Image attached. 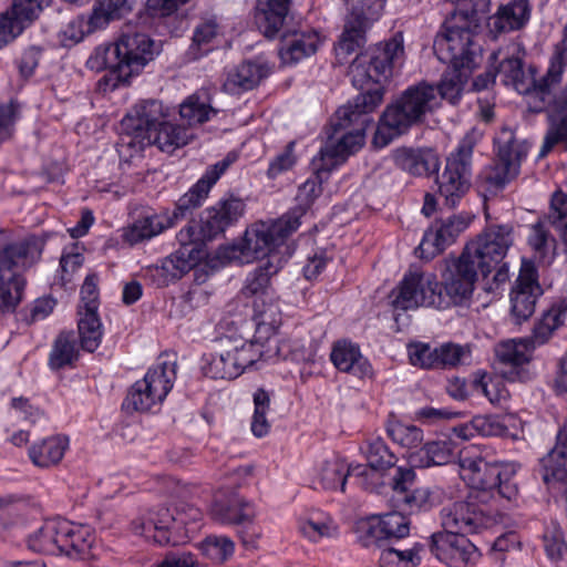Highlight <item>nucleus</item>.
Instances as JSON below:
<instances>
[{
  "mask_svg": "<svg viewBox=\"0 0 567 567\" xmlns=\"http://www.w3.org/2000/svg\"><path fill=\"white\" fill-rule=\"evenodd\" d=\"M403 52V40L394 37L388 42L374 45L369 56H357L351 63L350 75L354 86L364 89L370 83L375 86L367 89L353 101L338 109L331 120L332 133L328 135L326 145L312 162L316 171L330 172L363 146L364 132L371 122L369 113L383 100L381 83L401 64Z\"/></svg>",
  "mask_w": 567,
  "mask_h": 567,
  "instance_id": "nucleus-1",
  "label": "nucleus"
},
{
  "mask_svg": "<svg viewBox=\"0 0 567 567\" xmlns=\"http://www.w3.org/2000/svg\"><path fill=\"white\" fill-rule=\"evenodd\" d=\"M298 217L278 218L275 220H259L244 233L240 240L227 246L223 256L239 264H250L267 257V261L248 275L241 293L247 298H255V320H257V303L262 309H269L272 301L270 293V278L281 268V258L277 250L286 243V239L298 229Z\"/></svg>",
  "mask_w": 567,
  "mask_h": 567,
  "instance_id": "nucleus-2",
  "label": "nucleus"
},
{
  "mask_svg": "<svg viewBox=\"0 0 567 567\" xmlns=\"http://www.w3.org/2000/svg\"><path fill=\"white\" fill-rule=\"evenodd\" d=\"M216 113L207 95L196 93L179 105L184 124L177 125L166 121L167 114L159 101H142L124 117L123 127L141 146L156 145L161 151L172 153L194 137V127L209 121Z\"/></svg>",
  "mask_w": 567,
  "mask_h": 567,
  "instance_id": "nucleus-3",
  "label": "nucleus"
},
{
  "mask_svg": "<svg viewBox=\"0 0 567 567\" xmlns=\"http://www.w3.org/2000/svg\"><path fill=\"white\" fill-rule=\"evenodd\" d=\"M439 104L440 97L435 86L421 82L408 87L394 103L384 110L373 137V144L378 147L386 146L412 125L420 123Z\"/></svg>",
  "mask_w": 567,
  "mask_h": 567,
  "instance_id": "nucleus-4",
  "label": "nucleus"
},
{
  "mask_svg": "<svg viewBox=\"0 0 567 567\" xmlns=\"http://www.w3.org/2000/svg\"><path fill=\"white\" fill-rule=\"evenodd\" d=\"M154 52V42L146 34L130 29L116 43L97 47L87 65L96 71L110 69L120 80L127 81L153 60Z\"/></svg>",
  "mask_w": 567,
  "mask_h": 567,
  "instance_id": "nucleus-5",
  "label": "nucleus"
},
{
  "mask_svg": "<svg viewBox=\"0 0 567 567\" xmlns=\"http://www.w3.org/2000/svg\"><path fill=\"white\" fill-rule=\"evenodd\" d=\"M43 244L25 237L0 248V310L13 311L21 302L25 280L20 271L33 266L41 256Z\"/></svg>",
  "mask_w": 567,
  "mask_h": 567,
  "instance_id": "nucleus-6",
  "label": "nucleus"
},
{
  "mask_svg": "<svg viewBox=\"0 0 567 567\" xmlns=\"http://www.w3.org/2000/svg\"><path fill=\"white\" fill-rule=\"evenodd\" d=\"M567 62V25L564 29V38L556 45V53L551 59L546 75L537 82L532 73L526 74L518 56L504 60L498 64V73L503 74V83L512 86L519 94L528 96V106L533 112H542L545 107L544 95L549 87L561 81L564 66Z\"/></svg>",
  "mask_w": 567,
  "mask_h": 567,
  "instance_id": "nucleus-7",
  "label": "nucleus"
},
{
  "mask_svg": "<svg viewBox=\"0 0 567 567\" xmlns=\"http://www.w3.org/2000/svg\"><path fill=\"white\" fill-rule=\"evenodd\" d=\"M177 363L168 357H159L143 379L127 392L123 409L127 412H150L158 408L176 380Z\"/></svg>",
  "mask_w": 567,
  "mask_h": 567,
  "instance_id": "nucleus-8",
  "label": "nucleus"
},
{
  "mask_svg": "<svg viewBox=\"0 0 567 567\" xmlns=\"http://www.w3.org/2000/svg\"><path fill=\"white\" fill-rule=\"evenodd\" d=\"M473 21L464 12H454L436 35L433 44L440 61L451 66L472 68L477 47L473 41Z\"/></svg>",
  "mask_w": 567,
  "mask_h": 567,
  "instance_id": "nucleus-9",
  "label": "nucleus"
},
{
  "mask_svg": "<svg viewBox=\"0 0 567 567\" xmlns=\"http://www.w3.org/2000/svg\"><path fill=\"white\" fill-rule=\"evenodd\" d=\"M203 360L207 377L236 379L254 365L251 342L240 336H225L218 340L214 353L205 354Z\"/></svg>",
  "mask_w": 567,
  "mask_h": 567,
  "instance_id": "nucleus-10",
  "label": "nucleus"
},
{
  "mask_svg": "<svg viewBox=\"0 0 567 567\" xmlns=\"http://www.w3.org/2000/svg\"><path fill=\"white\" fill-rule=\"evenodd\" d=\"M390 298L393 308L400 310H413L419 307L446 308L441 285L431 272L410 271L392 290Z\"/></svg>",
  "mask_w": 567,
  "mask_h": 567,
  "instance_id": "nucleus-11",
  "label": "nucleus"
},
{
  "mask_svg": "<svg viewBox=\"0 0 567 567\" xmlns=\"http://www.w3.org/2000/svg\"><path fill=\"white\" fill-rule=\"evenodd\" d=\"M281 323L278 305H270L269 309H262L257 303L256 336L251 342L254 352V365L259 361L275 362L279 359H288L287 348L289 340H281L276 336Z\"/></svg>",
  "mask_w": 567,
  "mask_h": 567,
  "instance_id": "nucleus-12",
  "label": "nucleus"
},
{
  "mask_svg": "<svg viewBox=\"0 0 567 567\" xmlns=\"http://www.w3.org/2000/svg\"><path fill=\"white\" fill-rule=\"evenodd\" d=\"M184 523L185 519L182 515L176 518L169 508L159 507L134 518L131 523V529L135 535L144 537L148 542L159 545H176L179 539L173 537V534L179 535Z\"/></svg>",
  "mask_w": 567,
  "mask_h": 567,
  "instance_id": "nucleus-13",
  "label": "nucleus"
},
{
  "mask_svg": "<svg viewBox=\"0 0 567 567\" xmlns=\"http://www.w3.org/2000/svg\"><path fill=\"white\" fill-rule=\"evenodd\" d=\"M542 295L537 268L532 260L523 259L519 274L509 292L511 316L516 323L519 324L533 316Z\"/></svg>",
  "mask_w": 567,
  "mask_h": 567,
  "instance_id": "nucleus-14",
  "label": "nucleus"
},
{
  "mask_svg": "<svg viewBox=\"0 0 567 567\" xmlns=\"http://www.w3.org/2000/svg\"><path fill=\"white\" fill-rule=\"evenodd\" d=\"M472 218L468 215L460 214L446 219L435 220L424 233L417 247L420 257L432 259L442 254L446 247L455 243L457 237L464 233Z\"/></svg>",
  "mask_w": 567,
  "mask_h": 567,
  "instance_id": "nucleus-15",
  "label": "nucleus"
},
{
  "mask_svg": "<svg viewBox=\"0 0 567 567\" xmlns=\"http://www.w3.org/2000/svg\"><path fill=\"white\" fill-rule=\"evenodd\" d=\"M444 533L464 535L492 527L495 518L475 504L456 502L445 506L441 512Z\"/></svg>",
  "mask_w": 567,
  "mask_h": 567,
  "instance_id": "nucleus-16",
  "label": "nucleus"
},
{
  "mask_svg": "<svg viewBox=\"0 0 567 567\" xmlns=\"http://www.w3.org/2000/svg\"><path fill=\"white\" fill-rule=\"evenodd\" d=\"M458 259L487 278L496 269V230L487 228L470 240Z\"/></svg>",
  "mask_w": 567,
  "mask_h": 567,
  "instance_id": "nucleus-17",
  "label": "nucleus"
},
{
  "mask_svg": "<svg viewBox=\"0 0 567 567\" xmlns=\"http://www.w3.org/2000/svg\"><path fill=\"white\" fill-rule=\"evenodd\" d=\"M431 551L450 567H468L476 557V547L464 536L436 533L432 536Z\"/></svg>",
  "mask_w": 567,
  "mask_h": 567,
  "instance_id": "nucleus-18",
  "label": "nucleus"
},
{
  "mask_svg": "<svg viewBox=\"0 0 567 567\" xmlns=\"http://www.w3.org/2000/svg\"><path fill=\"white\" fill-rule=\"evenodd\" d=\"M368 464H354V476L362 480L365 488H375L382 484L386 471L394 467L396 456L381 439L368 442L364 450Z\"/></svg>",
  "mask_w": 567,
  "mask_h": 567,
  "instance_id": "nucleus-19",
  "label": "nucleus"
},
{
  "mask_svg": "<svg viewBox=\"0 0 567 567\" xmlns=\"http://www.w3.org/2000/svg\"><path fill=\"white\" fill-rule=\"evenodd\" d=\"M210 517L223 525H251L257 516L256 507L236 493L215 495Z\"/></svg>",
  "mask_w": 567,
  "mask_h": 567,
  "instance_id": "nucleus-20",
  "label": "nucleus"
},
{
  "mask_svg": "<svg viewBox=\"0 0 567 567\" xmlns=\"http://www.w3.org/2000/svg\"><path fill=\"white\" fill-rule=\"evenodd\" d=\"M476 278L474 270L458 258L446 261V268L442 274L446 308L468 299L474 290Z\"/></svg>",
  "mask_w": 567,
  "mask_h": 567,
  "instance_id": "nucleus-21",
  "label": "nucleus"
},
{
  "mask_svg": "<svg viewBox=\"0 0 567 567\" xmlns=\"http://www.w3.org/2000/svg\"><path fill=\"white\" fill-rule=\"evenodd\" d=\"M536 347L532 342V336L502 342L498 347V377L506 381H515L519 368L528 361L530 351Z\"/></svg>",
  "mask_w": 567,
  "mask_h": 567,
  "instance_id": "nucleus-22",
  "label": "nucleus"
},
{
  "mask_svg": "<svg viewBox=\"0 0 567 567\" xmlns=\"http://www.w3.org/2000/svg\"><path fill=\"white\" fill-rule=\"evenodd\" d=\"M548 96L549 91L544 95L545 107L543 110L550 107V125L544 137L539 157H545L556 144L567 136V84L553 101H549Z\"/></svg>",
  "mask_w": 567,
  "mask_h": 567,
  "instance_id": "nucleus-23",
  "label": "nucleus"
},
{
  "mask_svg": "<svg viewBox=\"0 0 567 567\" xmlns=\"http://www.w3.org/2000/svg\"><path fill=\"white\" fill-rule=\"evenodd\" d=\"M436 182L440 195L445 198L446 205L453 207L470 188L468 167L455 158H447L445 169Z\"/></svg>",
  "mask_w": 567,
  "mask_h": 567,
  "instance_id": "nucleus-24",
  "label": "nucleus"
},
{
  "mask_svg": "<svg viewBox=\"0 0 567 567\" xmlns=\"http://www.w3.org/2000/svg\"><path fill=\"white\" fill-rule=\"evenodd\" d=\"M330 359L334 367L357 378H365L372 374L369 361L362 355L359 347L350 341L340 340L334 343Z\"/></svg>",
  "mask_w": 567,
  "mask_h": 567,
  "instance_id": "nucleus-25",
  "label": "nucleus"
},
{
  "mask_svg": "<svg viewBox=\"0 0 567 567\" xmlns=\"http://www.w3.org/2000/svg\"><path fill=\"white\" fill-rule=\"evenodd\" d=\"M321 39L316 31L292 32L282 37L279 55L284 64H295L316 53Z\"/></svg>",
  "mask_w": 567,
  "mask_h": 567,
  "instance_id": "nucleus-26",
  "label": "nucleus"
},
{
  "mask_svg": "<svg viewBox=\"0 0 567 567\" xmlns=\"http://www.w3.org/2000/svg\"><path fill=\"white\" fill-rule=\"evenodd\" d=\"M188 210L182 214L176 206L173 216L166 214H152L144 216L125 229L124 239L131 245L150 239L174 225L175 220L184 217Z\"/></svg>",
  "mask_w": 567,
  "mask_h": 567,
  "instance_id": "nucleus-27",
  "label": "nucleus"
},
{
  "mask_svg": "<svg viewBox=\"0 0 567 567\" xmlns=\"http://www.w3.org/2000/svg\"><path fill=\"white\" fill-rule=\"evenodd\" d=\"M354 475V464H348L338 455H331L317 465L316 482L330 492H346L348 476Z\"/></svg>",
  "mask_w": 567,
  "mask_h": 567,
  "instance_id": "nucleus-28",
  "label": "nucleus"
},
{
  "mask_svg": "<svg viewBox=\"0 0 567 567\" xmlns=\"http://www.w3.org/2000/svg\"><path fill=\"white\" fill-rule=\"evenodd\" d=\"M236 159V155L229 154L226 158L213 165L203 177L178 199V210L184 214L199 206L208 196L212 186L217 182L220 175L229 167Z\"/></svg>",
  "mask_w": 567,
  "mask_h": 567,
  "instance_id": "nucleus-29",
  "label": "nucleus"
},
{
  "mask_svg": "<svg viewBox=\"0 0 567 567\" xmlns=\"http://www.w3.org/2000/svg\"><path fill=\"white\" fill-rule=\"evenodd\" d=\"M457 447L454 442L432 441L411 452L409 462L414 467L440 466L456 462Z\"/></svg>",
  "mask_w": 567,
  "mask_h": 567,
  "instance_id": "nucleus-30",
  "label": "nucleus"
},
{
  "mask_svg": "<svg viewBox=\"0 0 567 567\" xmlns=\"http://www.w3.org/2000/svg\"><path fill=\"white\" fill-rule=\"evenodd\" d=\"M364 529L375 539L402 538L410 533V520L400 512L378 514L367 519Z\"/></svg>",
  "mask_w": 567,
  "mask_h": 567,
  "instance_id": "nucleus-31",
  "label": "nucleus"
},
{
  "mask_svg": "<svg viewBox=\"0 0 567 567\" xmlns=\"http://www.w3.org/2000/svg\"><path fill=\"white\" fill-rule=\"evenodd\" d=\"M505 145L498 151V186L515 178L519 173L523 158L528 147L525 143L514 140L508 130H503Z\"/></svg>",
  "mask_w": 567,
  "mask_h": 567,
  "instance_id": "nucleus-32",
  "label": "nucleus"
},
{
  "mask_svg": "<svg viewBox=\"0 0 567 567\" xmlns=\"http://www.w3.org/2000/svg\"><path fill=\"white\" fill-rule=\"evenodd\" d=\"M267 75L268 70L264 64L247 61L227 73L223 87L230 94H240L255 89Z\"/></svg>",
  "mask_w": 567,
  "mask_h": 567,
  "instance_id": "nucleus-33",
  "label": "nucleus"
},
{
  "mask_svg": "<svg viewBox=\"0 0 567 567\" xmlns=\"http://www.w3.org/2000/svg\"><path fill=\"white\" fill-rule=\"evenodd\" d=\"M567 320V300L558 299L542 313L535 322L532 331L534 346H543L549 341L556 330L565 324Z\"/></svg>",
  "mask_w": 567,
  "mask_h": 567,
  "instance_id": "nucleus-34",
  "label": "nucleus"
},
{
  "mask_svg": "<svg viewBox=\"0 0 567 567\" xmlns=\"http://www.w3.org/2000/svg\"><path fill=\"white\" fill-rule=\"evenodd\" d=\"M288 4L286 0H257L255 20L265 37L278 34L286 20Z\"/></svg>",
  "mask_w": 567,
  "mask_h": 567,
  "instance_id": "nucleus-35",
  "label": "nucleus"
},
{
  "mask_svg": "<svg viewBox=\"0 0 567 567\" xmlns=\"http://www.w3.org/2000/svg\"><path fill=\"white\" fill-rule=\"evenodd\" d=\"M68 447L66 436L54 435L32 444L29 449V456L35 466L50 467L60 463Z\"/></svg>",
  "mask_w": 567,
  "mask_h": 567,
  "instance_id": "nucleus-36",
  "label": "nucleus"
},
{
  "mask_svg": "<svg viewBox=\"0 0 567 567\" xmlns=\"http://www.w3.org/2000/svg\"><path fill=\"white\" fill-rule=\"evenodd\" d=\"M394 159L402 169L416 176L430 175L439 169V158L430 151L401 148L395 152Z\"/></svg>",
  "mask_w": 567,
  "mask_h": 567,
  "instance_id": "nucleus-37",
  "label": "nucleus"
},
{
  "mask_svg": "<svg viewBox=\"0 0 567 567\" xmlns=\"http://www.w3.org/2000/svg\"><path fill=\"white\" fill-rule=\"evenodd\" d=\"M532 8L528 0H511L498 8V32L523 29L529 21Z\"/></svg>",
  "mask_w": 567,
  "mask_h": 567,
  "instance_id": "nucleus-38",
  "label": "nucleus"
},
{
  "mask_svg": "<svg viewBox=\"0 0 567 567\" xmlns=\"http://www.w3.org/2000/svg\"><path fill=\"white\" fill-rule=\"evenodd\" d=\"M299 532L310 542L318 543L323 538L334 537L338 527L333 519L323 513L313 512L299 518Z\"/></svg>",
  "mask_w": 567,
  "mask_h": 567,
  "instance_id": "nucleus-39",
  "label": "nucleus"
},
{
  "mask_svg": "<svg viewBox=\"0 0 567 567\" xmlns=\"http://www.w3.org/2000/svg\"><path fill=\"white\" fill-rule=\"evenodd\" d=\"M79 334L81 346L89 352L95 351L103 337V327L97 315V310H82L79 309Z\"/></svg>",
  "mask_w": 567,
  "mask_h": 567,
  "instance_id": "nucleus-40",
  "label": "nucleus"
},
{
  "mask_svg": "<svg viewBox=\"0 0 567 567\" xmlns=\"http://www.w3.org/2000/svg\"><path fill=\"white\" fill-rule=\"evenodd\" d=\"M528 244L534 251V258L542 264L549 265L556 254V240L543 223L530 226Z\"/></svg>",
  "mask_w": 567,
  "mask_h": 567,
  "instance_id": "nucleus-41",
  "label": "nucleus"
},
{
  "mask_svg": "<svg viewBox=\"0 0 567 567\" xmlns=\"http://www.w3.org/2000/svg\"><path fill=\"white\" fill-rule=\"evenodd\" d=\"M472 72V68L451 66L444 72L437 90V96L455 104L463 92Z\"/></svg>",
  "mask_w": 567,
  "mask_h": 567,
  "instance_id": "nucleus-42",
  "label": "nucleus"
},
{
  "mask_svg": "<svg viewBox=\"0 0 567 567\" xmlns=\"http://www.w3.org/2000/svg\"><path fill=\"white\" fill-rule=\"evenodd\" d=\"M127 9L126 0H97V4L89 19H85V25L90 33L102 29L111 20L118 18Z\"/></svg>",
  "mask_w": 567,
  "mask_h": 567,
  "instance_id": "nucleus-43",
  "label": "nucleus"
},
{
  "mask_svg": "<svg viewBox=\"0 0 567 567\" xmlns=\"http://www.w3.org/2000/svg\"><path fill=\"white\" fill-rule=\"evenodd\" d=\"M389 437L404 449L412 450L423 442V431L413 424L391 419L386 423Z\"/></svg>",
  "mask_w": 567,
  "mask_h": 567,
  "instance_id": "nucleus-44",
  "label": "nucleus"
},
{
  "mask_svg": "<svg viewBox=\"0 0 567 567\" xmlns=\"http://www.w3.org/2000/svg\"><path fill=\"white\" fill-rule=\"evenodd\" d=\"M349 12L348 20L368 24L382 14L385 0H343Z\"/></svg>",
  "mask_w": 567,
  "mask_h": 567,
  "instance_id": "nucleus-45",
  "label": "nucleus"
},
{
  "mask_svg": "<svg viewBox=\"0 0 567 567\" xmlns=\"http://www.w3.org/2000/svg\"><path fill=\"white\" fill-rule=\"evenodd\" d=\"M467 454V452L464 453L463 451L457 450L456 462L462 471V476L470 480L473 484L485 488L488 483L486 472L489 464L480 456L472 457Z\"/></svg>",
  "mask_w": 567,
  "mask_h": 567,
  "instance_id": "nucleus-46",
  "label": "nucleus"
},
{
  "mask_svg": "<svg viewBox=\"0 0 567 567\" xmlns=\"http://www.w3.org/2000/svg\"><path fill=\"white\" fill-rule=\"evenodd\" d=\"M202 554L214 563L227 561L235 551V543L227 536L210 535L199 545Z\"/></svg>",
  "mask_w": 567,
  "mask_h": 567,
  "instance_id": "nucleus-47",
  "label": "nucleus"
},
{
  "mask_svg": "<svg viewBox=\"0 0 567 567\" xmlns=\"http://www.w3.org/2000/svg\"><path fill=\"white\" fill-rule=\"evenodd\" d=\"M78 359L75 340L71 333L63 332L54 341L49 363L52 369L71 365Z\"/></svg>",
  "mask_w": 567,
  "mask_h": 567,
  "instance_id": "nucleus-48",
  "label": "nucleus"
},
{
  "mask_svg": "<svg viewBox=\"0 0 567 567\" xmlns=\"http://www.w3.org/2000/svg\"><path fill=\"white\" fill-rule=\"evenodd\" d=\"M367 24L347 20L344 31L336 48L337 56L346 59L364 44V30Z\"/></svg>",
  "mask_w": 567,
  "mask_h": 567,
  "instance_id": "nucleus-49",
  "label": "nucleus"
},
{
  "mask_svg": "<svg viewBox=\"0 0 567 567\" xmlns=\"http://www.w3.org/2000/svg\"><path fill=\"white\" fill-rule=\"evenodd\" d=\"M394 502L400 511L409 514L426 511L432 506L431 492L427 487L411 488Z\"/></svg>",
  "mask_w": 567,
  "mask_h": 567,
  "instance_id": "nucleus-50",
  "label": "nucleus"
},
{
  "mask_svg": "<svg viewBox=\"0 0 567 567\" xmlns=\"http://www.w3.org/2000/svg\"><path fill=\"white\" fill-rule=\"evenodd\" d=\"M52 0H13L10 7L11 14L27 29L51 4Z\"/></svg>",
  "mask_w": 567,
  "mask_h": 567,
  "instance_id": "nucleus-51",
  "label": "nucleus"
},
{
  "mask_svg": "<svg viewBox=\"0 0 567 567\" xmlns=\"http://www.w3.org/2000/svg\"><path fill=\"white\" fill-rule=\"evenodd\" d=\"M255 411L251 421V431L255 436L262 437L270 431L267 413L270 406L269 394L265 390H257L254 394Z\"/></svg>",
  "mask_w": 567,
  "mask_h": 567,
  "instance_id": "nucleus-52",
  "label": "nucleus"
},
{
  "mask_svg": "<svg viewBox=\"0 0 567 567\" xmlns=\"http://www.w3.org/2000/svg\"><path fill=\"white\" fill-rule=\"evenodd\" d=\"M554 455V449L542 460L543 480L550 484L567 478V452Z\"/></svg>",
  "mask_w": 567,
  "mask_h": 567,
  "instance_id": "nucleus-53",
  "label": "nucleus"
},
{
  "mask_svg": "<svg viewBox=\"0 0 567 567\" xmlns=\"http://www.w3.org/2000/svg\"><path fill=\"white\" fill-rule=\"evenodd\" d=\"M49 529H53V522H44L38 529L31 533L27 538V546L30 550L41 554H58V546L50 536Z\"/></svg>",
  "mask_w": 567,
  "mask_h": 567,
  "instance_id": "nucleus-54",
  "label": "nucleus"
},
{
  "mask_svg": "<svg viewBox=\"0 0 567 567\" xmlns=\"http://www.w3.org/2000/svg\"><path fill=\"white\" fill-rule=\"evenodd\" d=\"M318 174H321L322 172H318ZM320 175H317L312 178L307 179L302 185L299 186L296 199L299 204V209L297 212L286 214L281 218L286 217H292L297 216L298 219H300V216L305 213V210L313 203V200L320 195L321 193V182H320ZM300 224V220H298Z\"/></svg>",
  "mask_w": 567,
  "mask_h": 567,
  "instance_id": "nucleus-55",
  "label": "nucleus"
},
{
  "mask_svg": "<svg viewBox=\"0 0 567 567\" xmlns=\"http://www.w3.org/2000/svg\"><path fill=\"white\" fill-rule=\"evenodd\" d=\"M89 33L85 25V18L83 16H76L61 27L58 39L61 45L71 48L81 42Z\"/></svg>",
  "mask_w": 567,
  "mask_h": 567,
  "instance_id": "nucleus-56",
  "label": "nucleus"
},
{
  "mask_svg": "<svg viewBox=\"0 0 567 567\" xmlns=\"http://www.w3.org/2000/svg\"><path fill=\"white\" fill-rule=\"evenodd\" d=\"M544 547L547 557L553 561H559L567 556V544L561 528L553 524L544 534Z\"/></svg>",
  "mask_w": 567,
  "mask_h": 567,
  "instance_id": "nucleus-57",
  "label": "nucleus"
},
{
  "mask_svg": "<svg viewBox=\"0 0 567 567\" xmlns=\"http://www.w3.org/2000/svg\"><path fill=\"white\" fill-rule=\"evenodd\" d=\"M206 252H200L198 248L181 247L168 258L173 261L177 274L183 277L186 272L193 269L204 257Z\"/></svg>",
  "mask_w": 567,
  "mask_h": 567,
  "instance_id": "nucleus-58",
  "label": "nucleus"
},
{
  "mask_svg": "<svg viewBox=\"0 0 567 567\" xmlns=\"http://www.w3.org/2000/svg\"><path fill=\"white\" fill-rule=\"evenodd\" d=\"M471 359V350L467 346L445 343L439 347V367L467 363Z\"/></svg>",
  "mask_w": 567,
  "mask_h": 567,
  "instance_id": "nucleus-59",
  "label": "nucleus"
},
{
  "mask_svg": "<svg viewBox=\"0 0 567 567\" xmlns=\"http://www.w3.org/2000/svg\"><path fill=\"white\" fill-rule=\"evenodd\" d=\"M176 238L181 247H196L200 252H205L204 241L209 240L204 235L202 220L189 221L184 228L179 230Z\"/></svg>",
  "mask_w": 567,
  "mask_h": 567,
  "instance_id": "nucleus-60",
  "label": "nucleus"
},
{
  "mask_svg": "<svg viewBox=\"0 0 567 567\" xmlns=\"http://www.w3.org/2000/svg\"><path fill=\"white\" fill-rule=\"evenodd\" d=\"M409 357L413 365L426 369L439 367V348L432 349L424 343L412 344L409 347Z\"/></svg>",
  "mask_w": 567,
  "mask_h": 567,
  "instance_id": "nucleus-61",
  "label": "nucleus"
},
{
  "mask_svg": "<svg viewBox=\"0 0 567 567\" xmlns=\"http://www.w3.org/2000/svg\"><path fill=\"white\" fill-rule=\"evenodd\" d=\"M70 536L68 556H80L86 554L94 540L89 528L73 524Z\"/></svg>",
  "mask_w": 567,
  "mask_h": 567,
  "instance_id": "nucleus-62",
  "label": "nucleus"
},
{
  "mask_svg": "<svg viewBox=\"0 0 567 567\" xmlns=\"http://www.w3.org/2000/svg\"><path fill=\"white\" fill-rule=\"evenodd\" d=\"M482 132L476 128L468 131L461 140L455 152H453L447 158H455L457 163H462L464 166L470 168L473 148L482 138Z\"/></svg>",
  "mask_w": 567,
  "mask_h": 567,
  "instance_id": "nucleus-63",
  "label": "nucleus"
},
{
  "mask_svg": "<svg viewBox=\"0 0 567 567\" xmlns=\"http://www.w3.org/2000/svg\"><path fill=\"white\" fill-rule=\"evenodd\" d=\"M214 207L228 227L237 223L245 212V203L236 197L220 199Z\"/></svg>",
  "mask_w": 567,
  "mask_h": 567,
  "instance_id": "nucleus-64",
  "label": "nucleus"
}]
</instances>
